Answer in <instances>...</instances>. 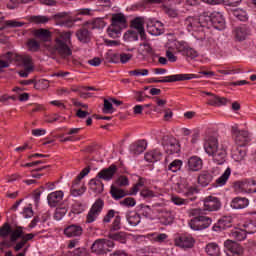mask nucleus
I'll return each mask as SVG.
<instances>
[{
    "label": "nucleus",
    "mask_w": 256,
    "mask_h": 256,
    "mask_svg": "<svg viewBox=\"0 0 256 256\" xmlns=\"http://www.w3.org/2000/svg\"><path fill=\"white\" fill-rule=\"evenodd\" d=\"M0 237L1 239H9L11 243H17L19 239L27 243V241H31L35 237V234H25L21 226L3 225L0 227Z\"/></svg>",
    "instance_id": "nucleus-1"
},
{
    "label": "nucleus",
    "mask_w": 256,
    "mask_h": 256,
    "mask_svg": "<svg viewBox=\"0 0 256 256\" xmlns=\"http://www.w3.org/2000/svg\"><path fill=\"white\" fill-rule=\"evenodd\" d=\"M204 150L207 155L213 157V161L217 165H223V163H225V158L227 157V150H225V148L223 147L219 148V143L215 138H211L207 142H205Z\"/></svg>",
    "instance_id": "nucleus-2"
},
{
    "label": "nucleus",
    "mask_w": 256,
    "mask_h": 256,
    "mask_svg": "<svg viewBox=\"0 0 256 256\" xmlns=\"http://www.w3.org/2000/svg\"><path fill=\"white\" fill-rule=\"evenodd\" d=\"M231 135L235 145L238 147H247V145L251 143V135L249 134V131L239 129L238 124H234L231 127Z\"/></svg>",
    "instance_id": "nucleus-3"
},
{
    "label": "nucleus",
    "mask_w": 256,
    "mask_h": 256,
    "mask_svg": "<svg viewBox=\"0 0 256 256\" xmlns=\"http://www.w3.org/2000/svg\"><path fill=\"white\" fill-rule=\"evenodd\" d=\"M191 79H197L195 74H175L166 76L165 79H157L155 77L148 78L147 83H175L177 81H191Z\"/></svg>",
    "instance_id": "nucleus-4"
},
{
    "label": "nucleus",
    "mask_w": 256,
    "mask_h": 256,
    "mask_svg": "<svg viewBox=\"0 0 256 256\" xmlns=\"http://www.w3.org/2000/svg\"><path fill=\"white\" fill-rule=\"evenodd\" d=\"M103 207H105V201L101 198L96 199L88 211L86 223H95L103 212Z\"/></svg>",
    "instance_id": "nucleus-5"
},
{
    "label": "nucleus",
    "mask_w": 256,
    "mask_h": 256,
    "mask_svg": "<svg viewBox=\"0 0 256 256\" xmlns=\"http://www.w3.org/2000/svg\"><path fill=\"white\" fill-rule=\"evenodd\" d=\"M174 245L180 249H193L195 238L189 234H176L174 235Z\"/></svg>",
    "instance_id": "nucleus-6"
},
{
    "label": "nucleus",
    "mask_w": 256,
    "mask_h": 256,
    "mask_svg": "<svg viewBox=\"0 0 256 256\" xmlns=\"http://www.w3.org/2000/svg\"><path fill=\"white\" fill-rule=\"evenodd\" d=\"M201 21H203V16H200V18L189 16L184 20V27H186L189 33H191V31H202L203 27H205V23Z\"/></svg>",
    "instance_id": "nucleus-7"
},
{
    "label": "nucleus",
    "mask_w": 256,
    "mask_h": 256,
    "mask_svg": "<svg viewBox=\"0 0 256 256\" xmlns=\"http://www.w3.org/2000/svg\"><path fill=\"white\" fill-rule=\"evenodd\" d=\"M201 211L199 209H192L189 216L192 217L189 220L188 225H195V223H202V225H211L213 220L208 216L199 215Z\"/></svg>",
    "instance_id": "nucleus-8"
},
{
    "label": "nucleus",
    "mask_w": 256,
    "mask_h": 256,
    "mask_svg": "<svg viewBox=\"0 0 256 256\" xmlns=\"http://www.w3.org/2000/svg\"><path fill=\"white\" fill-rule=\"evenodd\" d=\"M206 21H209L212 27L218 31H223V29H225V17L220 12H213L206 18Z\"/></svg>",
    "instance_id": "nucleus-9"
},
{
    "label": "nucleus",
    "mask_w": 256,
    "mask_h": 256,
    "mask_svg": "<svg viewBox=\"0 0 256 256\" xmlns=\"http://www.w3.org/2000/svg\"><path fill=\"white\" fill-rule=\"evenodd\" d=\"M55 51H57L58 55H61V57H71L73 55V50L67 45V42L65 40L56 38L55 45H54Z\"/></svg>",
    "instance_id": "nucleus-10"
},
{
    "label": "nucleus",
    "mask_w": 256,
    "mask_h": 256,
    "mask_svg": "<svg viewBox=\"0 0 256 256\" xmlns=\"http://www.w3.org/2000/svg\"><path fill=\"white\" fill-rule=\"evenodd\" d=\"M234 39L239 42L246 41L251 37V27L247 26V24L240 25L234 29Z\"/></svg>",
    "instance_id": "nucleus-11"
},
{
    "label": "nucleus",
    "mask_w": 256,
    "mask_h": 256,
    "mask_svg": "<svg viewBox=\"0 0 256 256\" xmlns=\"http://www.w3.org/2000/svg\"><path fill=\"white\" fill-rule=\"evenodd\" d=\"M221 200L215 196H208L204 199V211H219Z\"/></svg>",
    "instance_id": "nucleus-12"
},
{
    "label": "nucleus",
    "mask_w": 256,
    "mask_h": 256,
    "mask_svg": "<svg viewBox=\"0 0 256 256\" xmlns=\"http://www.w3.org/2000/svg\"><path fill=\"white\" fill-rule=\"evenodd\" d=\"M147 31L150 35H154L155 37L162 35L163 23L157 20H149L147 22Z\"/></svg>",
    "instance_id": "nucleus-13"
},
{
    "label": "nucleus",
    "mask_w": 256,
    "mask_h": 256,
    "mask_svg": "<svg viewBox=\"0 0 256 256\" xmlns=\"http://www.w3.org/2000/svg\"><path fill=\"white\" fill-rule=\"evenodd\" d=\"M117 173V165L112 164L108 168L102 169L96 176L98 179H103L104 181H111Z\"/></svg>",
    "instance_id": "nucleus-14"
},
{
    "label": "nucleus",
    "mask_w": 256,
    "mask_h": 256,
    "mask_svg": "<svg viewBox=\"0 0 256 256\" xmlns=\"http://www.w3.org/2000/svg\"><path fill=\"white\" fill-rule=\"evenodd\" d=\"M188 171L197 172L203 169V159L199 156H192L187 162Z\"/></svg>",
    "instance_id": "nucleus-15"
},
{
    "label": "nucleus",
    "mask_w": 256,
    "mask_h": 256,
    "mask_svg": "<svg viewBox=\"0 0 256 256\" xmlns=\"http://www.w3.org/2000/svg\"><path fill=\"white\" fill-rule=\"evenodd\" d=\"M90 191L95 193L96 195H101L103 191H105V184H103V181H101V178H98L97 176L95 178H92L89 183Z\"/></svg>",
    "instance_id": "nucleus-16"
},
{
    "label": "nucleus",
    "mask_w": 256,
    "mask_h": 256,
    "mask_svg": "<svg viewBox=\"0 0 256 256\" xmlns=\"http://www.w3.org/2000/svg\"><path fill=\"white\" fill-rule=\"evenodd\" d=\"M224 247L226 251H229L232 255H243V247L233 240H226Z\"/></svg>",
    "instance_id": "nucleus-17"
},
{
    "label": "nucleus",
    "mask_w": 256,
    "mask_h": 256,
    "mask_svg": "<svg viewBox=\"0 0 256 256\" xmlns=\"http://www.w3.org/2000/svg\"><path fill=\"white\" fill-rule=\"evenodd\" d=\"M63 191H55L50 193L47 196L48 205L50 207H58V205H61V201H63Z\"/></svg>",
    "instance_id": "nucleus-18"
},
{
    "label": "nucleus",
    "mask_w": 256,
    "mask_h": 256,
    "mask_svg": "<svg viewBox=\"0 0 256 256\" xmlns=\"http://www.w3.org/2000/svg\"><path fill=\"white\" fill-rule=\"evenodd\" d=\"M119 29H125L127 27V18L123 13H115L112 15L111 24Z\"/></svg>",
    "instance_id": "nucleus-19"
},
{
    "label": "nucleus",
    "mask_w": 256,
    "mask_h": 256,
    "mask_svg": "<svg viewBox=\"0 0 256 256\" xmlns=\"http://www.w3.org/2000/svg\"><path fill=\"white\" fill-rule=\"evenodd\" d=\"M91 251L92 253H96V255H107L111 250L105 247L103 239H98L92 244Z\"/></svg>",
    "instance_id": "nucleus-20"
},
{
    "label": "nucleus",
    "mask_w": 256,
    "mask_h": 256,
    "mask_svg": "<svg viewBox=\"0 0 256 256\" xmlns=\"http://www.w3.org/2000/svg\"><path fill=\"white\" fill-rule=\"evenodd\" d=\"M144 159L147 163H157V161H161V159H163V152L159 149L148 151L145 153Z\"/></svg>",
    "instance_id": "nucleus-21"
},
{
    "label": "nucleus",
    "mask_w": 256,
    "mask_h": 256,
    "mask_svg": "<svg viewBox=\"0 0 256 256\" xmlns=\"http://www.w3.org/2000/svg\"><path fill=\"white\" fill-rule=\"evenodd\" d=\"M114 218L112 225H121V215L119 212L111 209L107 212V214L103 218V223H111V219Z\"/></svg>",
    "instance_id": "nucleus-22"
},
{
    "label": "nucleus",
    "mask_w": 256,
    "mask_h": 256,
    "mask_svg": "<svg viewBox=\"0 0 256 256\" xmlns=\"http://www.w3.org/2000/svg\"><path fill=\"white\" fill-rule=\"evenodd\" d=\"M76 37L80 43H90L91 42V31L89 29L82 27L76 31Z\"/></svg>",
    "instance_id": "nucleus-23"
},
{
    "label": "nucleus",
    "mask_w": 256,
    "mask_h": 256,
    "mask_svg": "<svg viewBox=\"0 0 256 256\" xmlns=\"http://www.w3.org/2000/svg\"><path fill=\"white\" fill-rule=\"evenodd\" d=\"M147 149V141L139 140L130 146V151L133 155H141Z\"/></svg>",
    "instance_id": "nucleus-24"
},
{
    "label": "nucleus",
    "mask_w": 256,
    "mask_h": 256,
    "mask_svg": "<svg viewBox=\"0 0 256 256\" xmlns=\"http://www.w3.org/2000/svg\"><path fill=\"white\" fill-rule=\"evenodd\" d=\"M110 195L112 199L115 201H119V199H123V197H127L129 193H127L125 190L119 188V186L111 185L110 187Z\"/></svg>",
    "instance_id": "nucleus-25"
},
{
    "label": "nucleus",
    "mask_w": 256,
    "mask_h": 256,
    "mask_svg": "<svg viewBox=\"0 0 256 256\" xmlns=\"http://www.w3.org/2000/svg\"><path fill=\"white\" fill-rule=\"evenodd\" d=\"M82 234H83V228H81V226L79 225H69L64 230V235L66 237H79Z\"/></svg>",
    "instance_id": "nucleus-26"
},
{
    "label": "nucleus",
    "mask_w": 256,
    "mask_h": 256,
    "mask_svg": "<svg viewBox=\"0 0 256 256\" xmlns=\"http://www.w3.org/2000/svg\"><path fill=\"white\" fill-rule=\"evenodd\" d=\"M232 209H245L249 207V199L245 197H235L231 201Z\"/></svg>",
    "instance_id": "nucleus-27"
},
{
    "label": "nucleus",
    "mask_w": 256,
    "mask_h": 256,
    "mask_svg": "<svg viewBox=\"0 0 256 256\" xmlns=\"http://www.w3.org/2000/svg\"><path fill=\"white\" fill-rule=\"evenodd\" d=\"M165 151L168 155H175L181 151V146L179 145V141L176 139H172L165 145Z\"/></svg>",
    "instance_id": "nucleus-28"
},
{
    "label": "nucleus",
    "mask_w": 256,
    "mask_h": 256,
    "mask_svg": "<svg viewBox=\"0 0 256 256\" xmlns=\"http://www.w3.org/2000/svg\"><path fill=\"white\" fill-rule=\"evenodd\" d=\"M51 219V213L49 211H42L33 218L30 225H37V223H47Z\"/></svg>",
    "instance_id": "nucleus-29"
},
{
    "label": "nucleus",
    "mask_w": 256,
    "mask_h": 256,
    "mask_svg": "<svg viewBox=\"0 0 256 256\" xmlns=\"http://www.w3.org/2000/svg\"><path fill=\"white\" fill-rule=\"evenodd\" d=\"M213 181V175L209 173L208 171H203L199 176H198V183L202 187H207L209 183Z\"/></svg>",
    "instance_id": "nucleus-30"
},
{
    "label": "nucleus",
    "mask_w": 256,
    "mask_h": 256,
    "mask_svg": "<svg viewBox=\"0 0 256 256\" xmlns=\"http://www.w3.org/2000/svg\"><path fill=\"white\" fill-rule=\"evenodd\" d=\"M167 1L169 0H142L133 5V7H135V9H145L147 5H159L161 3H167Z\"/></svg>",
    "instance_id": "nucleus-31"
},
{
    "label": "nucleus",
    "mask_w": 256,
    "mask_h": 256,
    "mask_svg": "<svg viewBox=\"0 0 256 256\" xmlns=\"http://www.w3.org/2000/svg\"><path fill=\"white\" fill-rule=\"evenodd\" d=\"M230 237H233L236 241H244V239H247V231L236 227L231 231Z\"/></svg>",
    "instance_id": "nucleus-32"
},
{
    "label": "nucleus",
    "mask_w": 256,
    "mask_h": 256,
    "mask_svg": "<svg viewBox=\"0 0 256 256\" xmlns=\"http://www.w3.org/2000/svg\"><path fill=\"white\" fill-rule=\"evenodd\" d=\"M26 47L30 53H39L41 50V43L35 40V38H30L26 42Z\"/></svg>",
    "instance_id": "nucleus-33"
},
{
    "label": "nucleus",
    "mask_w": 256,
    "mask_h": 256,
    "mask_svg": "<svg viewBox=\"0 0 256 256\" xmlns=\"http://www.w3.org/2000/svg\"><path fill=\"white\" fill-rule=\"evenodd\" d=\"M205 251L207 255H210V256L221 255V250L219 249V245L215 242L208 243L205 247Z\"/></svg>",
    "instance_id": "nucleus-34"
},
{
    "label": "nucleus",
    "mask_w": 256,
    "mask_h": 256,
    "mask_svg": "<svg viewBox=\"0 0 256 256\" xmlns=\"http://www.w3.org/2000/svg\"><path fill=\"white\" fill-rule=\"evenodd\" d=\"M109 239L113 241H118L119 243H127V233L125 232H109L108 233Z\"/></svg>",
    "instance_id": "nucleus-35"
},
{
    "label": "nucleus",
    "mask_w": 256,
    "mask_h": 256,
    "mask_svg": "<svg viewBox=\"0 0 256 256\" xmlns=\"http://www.w3.org/2000/svg\"><path fill=\"white\" fill-rule=\"evenodd\" d=\"M123 31L122 28H119L117 26H113V24H110L107 28V35L111 39H119L121 37V32Z\"/></svg>",
    "instance_id": "nucleus-36"
},
{
    "label": "nucleus",
    "mask_w": 256,
    "mask_h": 256,
    "mask_svg": "<svg viewBox=\"0 0 256 256\" xmlns=\"http://www.w3.org/2000/svg\"><path fill=\"white\" fill-rule=\"evenodd\" d=\"M229 177H231V168H227L224 173L216 180V185L218 187H223L227 185V181H229Z\"/></svg>",
    "instance_id": "nucleus-37"
},
{
    "label": "nucleus",
    "mask_w": 256,
    "mask_h": 256,
    "mask_svg": "<svg viewBox=\"0 0 256 256\" xmlns=\"http://www.w3.org/2000/svg\"><path fill=\"white\" fill-rule=\"evenodd\" d=\"M245 157H247V150H245V149L236 148L232 152V159H234V161H236L237 163L243 161V159H245Z\"/></svg>",
    "instance_id": "nucleus-38"
},
{
    "label": "nucleus",
    "mask_w": 256,
    "mask_h": 256,
    "mask_svg": "<svg viewBox=\"0 0 256 256\" xmlns=\"http://www.w3.org/2000/svg\"><path fill=\"white\" fill-rule=\"evenodd\" d=\"M130 26L132 29H136V31H141L145 29V18L143 17H136L131 21Z\"/></svg>",
    "instance_id": "nucleus-39"
},
{
    "label": "nucleus",
    "mask_w": 256,
    "mask_h": 256,
    "mask_svg": "<svg viewBox=\"0 0 256 256\" xmlns=\"http://www.w3.org/2000/svg\"><path fill=\"white\" fill-rule=\"evenodd\" d=\"M34 35L42 41H49V39H51V31L43 28L36 30Z\"/></svg>",
    "instance_id": "nucleus-40"
},
{
    "label": "nucleus",
    "mask_w": 256,
    "mask_h": 256,
    "mask_svg": "<svg viewBox=\"0 0 256 256\" xmlns=\"http://www.w3.org/2000/svg\"><path fill=\"white\" fill-rule=\"evenodd\" d=\"M123 39L128 43L139 41V33L134 30H128L124 33Z\"/></svg>",
    "instance_id": "nucleus-41"
},
{
    "label": "nucleus",
    "mask_w": 256,
    "mask_h": 256,
    "mask_svg": "<svg viewBox=\"0 0 256 256\" xmlns=\"http://www.w3.org/2000/svg\"><path fill=\"white\" fill-rule=\"evenodd\" d=\"M145 181V178L139 177L137 183L134 184L133 187L130 189L129 195H137L141 187H145Z\"/></svg>",
    "instance_id": "nucleus-42"
},
{
    "label": "nucleus",
    "mask_w": 256,
    "mask_h": 256,
    "mask_svg": "<svg viewBox=\"0 0 256 256\" xmlns=\"http://www.w3.org/2000/svg\"><path fill=\"white\" fill-rule=\"evenodd\" d=\"M22 64L25 71H34L35 66L33 65V58L31 56L22 57Z\"/></svg>",
    "instance_id": "nucleus-43"
},
{
    "label": "nucleus",
    "mask_w": 256,
    "mask_h": 256,
    "mask_svg": "<svg viewBox=\"0 0 256 256\" xmlns=\"http://www.w3.org/2000/svg\"><path fill=\"white\" fill-rule=\"evenodd\" d=\"M183 55H186V57H189V59H195L196 57H199V53L190 47H183L179 50Z\"/></svg>",
    "instance_id": "nucleus-44"
},
{
    "label": "nucleus",
    "mask_w": 256,
    "mask_h": 256,
    "mask_svg": "<svg viewBox=\"0 0 256 256\" xmlns=\"http://www.w3.org/2000/svg\"><path fill=\"white\" fill-rule=\"evenodd\" d=\"M197 193H199V190L197 189V187L190 186L188 187V189H186V191L184 192V195L185 197H188L190 201H197V196H193V195H197Z\"/></svg>",
    "instance_id": "nucleus-45"
},
{
    "label": "nucleus",
    "mask_w": 256,
    "mask_h": 256,
    "mask_svg": "<svg viewBox=\"0 0 256 256\" xmlns=\"http://www.w3.org/2000/svg\"><path fill=\"white\" fill-rule=\"evenodd\" d=\"M234 190L237 193H246L247 190V180L244 181H236L233 183Z\"/></svg>",
    "instance_id": "nucleus-46"
},
{
    "label": "nucleus",
    "mask_w": 256,
    "mask_h": 256,
    "mask_svg": "<svg viewBox=\"0 0 256 256\" xmlns=\"http://www.w3.org/2000/svg\"><path fill=\"white\" fill-rule=\"evenodd\" d=\"M182 166H183V161L176 159L169 164L168 171H172V173H177Z\"/></svg>",
    "instance_id": "nucleus-47"
},
{
    "label": "nucleus",
    "mask_w": 256,
    "mask_h": 256,
    "mask_svg": "<svg viewBox=\"0 0 256 256\" xmlns=\"http://www.w3.org/2000/svg\"><path fill=\"white\" fill-rule=\"evenodd\" d=\"M34 88L39 91H45V89H49V80L40 79L34 83Z\"/></svg>",
    "instance_id": "nucleus-48"
},
{
    "label": "nucleus",
    "mask_w": 256,
    "mask_h": 256,
    "mask_svg": "<svg viewBox=\"0 0 256 256\" xmlns=\"http://www.w3.org/2000/svg\"><path fill=\"white\" fill-rule=\"evenodd\" d=\"M120 205L122 207H135L137 205V200H135V198L133 197H127L124 200L120 201Z\"/></svg>",
    "instance_id": "nucleus-49"
},
{
    "label": "nucleus",
    "mask_w": 256,
    "mask_h": 256,
    "mask_svg": "<svg viewBox=\"0 0 256 256\" xmlns=\"http://www.w3.org/2000/svg\"><path fill=\"white\" fill-rule=\"evenodd\" d=\"M85 191H87V187H85V185H82L80 188L74 187L70 189L72 197H81Z\"/></svg>",
    "instance_id": "nucleus-50"
},
{
    "label": "nucleus",
    "mask_w": 256,
    "mask_h": 256,
    "mask_svg": "<svg viewBox=\"0 0 256 256\" xmlns=\"http://www.w3.org/2000/svg\"><path fill=\"white\" fill-rule=\"evenodd\" d=\"M22 215L24 219H31L35 212H33V205L29 204L28 206L24 207L22 210Z\"/></svg>",
    "instance_id": "nucleus-51"
},
{
    "label": "nucleus",
    "mask_w": 256,
    "mask_h": 256,
    "mask_svg": "<svg viewBox=\"0 0 256 256\" xmlns=\"http://www.w3.org/2000/svg\"><path fill=\"white\" fill-rule=\"evenodd\" d=\"M129 75L134 76V77H146V75H149V70L148 69H135V70H130Z\"/></svg>",
    "instance_id": "nucleus-52"
},
{
    "label": "nucleus",
    "mask_w": 256,
    "mask_h": 256,
    "mask_svg": "<svg viewBox=\"0 0 256 256\" xmlns=\"http://www.w3.org/2000/svg\"><path fill=\"white\" fill-rule=\"evenodd\" d=\"M129 225H138L141 223V216L137 213L131 214L127 217Z\"/></svg>",
    "instance_id": "nucleus-53"
},
{
    "label": "nucleus",
    "mask_w": 256,
    "mask_h": 256,
    "mask_svg": "<svg viewBox=\"0 0 256 256\" xmlns=\"http://www.w3.org/2000/svg\"><path fill=\"white\" fill-rule=\"evenodd\" d=\"M246 193H256V180H246Z\"/></svg>",
    "instance_id": "nucleus-54"
},
{
    "label": "nucleus",
    "mask_w": 256,
    "mask_h": 256,
    "mask_svg": "<svg viewBox=\"0 0 256 256\" xmlns=\"http://www.w3.org/2000/svg\"><path fill=\"white\" fill-rule=\"evenodd\" d=\"M64 215H67V208H57L54 213V219L56 221H61Z\"/></svg>",
    "instance_id": "nucleus-55"
},
{
    "label": "nucleus",
    "mask_w": 256,
    "mask_h": 256,
    "mask_svg": "<svg viewBox=\"0 0 256 256\" xmlns=\"http://www.w3.org/2000/svg\"><path fill=\"white\" fill-rule=\"evenodd\" d=\"M30 21L32 23H37V24L48 23L49 22V18L47 16H32L30 18Z\"/></svg>",
    "instance_id": "nucleus-56"
},
{
    "label": "nucleus",
    "mask_w": 256,
    "mask_h": 256,
    "mask_svg": "<svg viewBox=\"0 0 256 256\" xmlns=\"http://www.w3.org/2000/svg\"><path fill=\"white\" fill-rule=\"evenodd\" d=\"M116 187H127L129 185V178L121 176L115 182Z\"/></svg>",
    "instance_id": "nucleus-57"
},
{
    "label": "nucleus",
    "mask_w": 256,
    "mask_h": 256,
    "mask_svg": "<svg viewBox=\"0 0 256 256\" xmlns=\"http://www.w3.org/2000/svg\"><path fill=\"white\" fill-rule=\"evenodd\" d=\"M229 223H233V216L225 215L218 219V225H229Z\"/></svg>",
    "instance_id": "nucleus-58"
},
{
    "label": "nucleus",
    "mask_w": 256,
    "mask_h": 256,
    "mask_svg": "<svg viewBox=\"0 0 256 256\" xmlns=\"http://www.w3.org/2000/svg\"><path fill=\"white\" fill-rule=\"evenodd\" d=\"M148 237H154V241H156L157 243H163V241H165V239H167V234L165 233H161V234H149Z\"/></svg>",
    "instance_id": "nucleus-59"
},
{
    "label": "nucleus",
    "mask_w": 256,
    "mask_h": 256,
    "mask_svg": "<svg viewBox=\"0 0 256 256\" xmlns=\"http://www.w3.org/2000/svg\"><path fill=\"white\" fill-rule=\"evenodd\" d=\"M103 113H113V102L111 100H104Z\"/></svg>",
    "instance_id": "nucleus-60"
},
{
    "label": "nucleus",
    "mask_w": 256,
    "mask_h": 256,
    "mask_svg": "<svg viewBox=\"0 0 256 256\" xmlns=\"http://www.w3.org/2000/svg\"><path fill=\"white\" fill-rule=\"evenodd\" d=\"M140 195L143 197V199H153V197H155V192H153V190L143 189L140 192Z\"/></svg>",
    "instance_id": "nucleus-61"
},
{
    "label": "nucleus",
    "mask_w": 256,
    "mask_h": 256,
    "mask_svg": "<svg viewBox=\"0 0 256 256\" xmlns=\"http://www.w3.org/2000/svg\"><path fill=\"white\" fill-rule=\"evenodd\" d=\"M43 192L41 191V189H36L34 190L33 194H32V197H33V200H34V203L36 205V207L39 205L40 201H41V194Z\"/></svg>",
    "instance_id": "nucleus-62"
},
{
    "label": "nucleus",
    "mask_w": 256,
    "mask_h": 256,
    "mask_svg": "<svg viewBox=\"0 0 256 256\" xmlns=\"http://www.w3.org/2000/svg\"><path fill=\"white\" fill-rule=\"evenodd\" d=\"M5 25L7 27L17 28V27H23V25H25V22H19L16 20H7L5 22Z\"/></svg>",
    "instance_id": "nucleus-63"
},
{
    "label": "nucleus",
    "mask_w": 256,
    "mask_h": 256,
    "mask_svg": "<svg viewBox=\"0 0 256 256\" xmlns=\"http://www.w3.org/2000/svg\"><path fill=\"white\" fill-rule=\"evenodd\" d=\"M87 250L85 248H77L73 252V256H87Z\"/></svg>",
    "instance_id": "nucleus-64"
}]
</instances>
